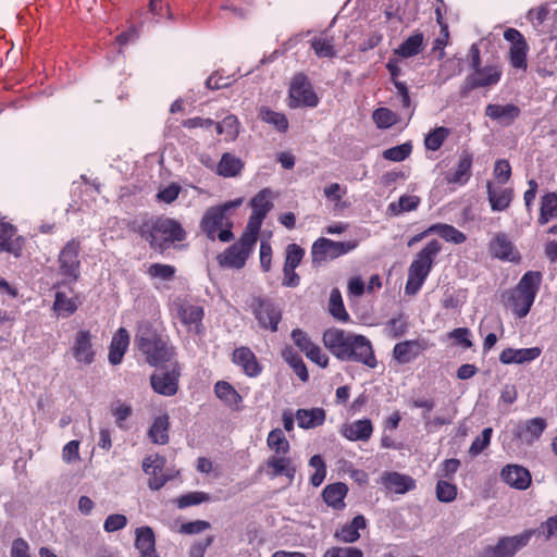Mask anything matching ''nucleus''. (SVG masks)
I'll use <instances>...</instances> for the list:
<instances>
[{"instance_id":"1","label":"nucleus","mask_w":557,"mask_h":557,"mask_svg":"<svg viewBox=\"0 0 557 557\" xmlns=\"http://www.w3.org/2000/svg\"><path fill=\"white\" fill-rule=\"evenodd\" d=\"M132 230L140 236L151 250L163 255L176 243H182L187 238V232L182 223L165 215L144 216L134 221Z\"/></svg>"},{"instance_id":"2","label":"nucleus","mask_w":557,"mask_h":557,"mask_svg":"<svg viewBox=\"0 0 557 557\" xmlns=\"http://www.w3.org/2000/svg\"><path fill=\"white\" fill-rule=\"evenodd\" d=\"M240 205L242 199L238 198L211 206L203 212L199 227L209 240L219 239L222 243H230L235 238L232 231L234 226L232 211Z\"/></svg>"},{"instance_id":"3","label":"nucleus","mask_w":557,"mask_h":557,"mask_svg":"<svg viewBox=\"0 0 557 557\" xmlns=\"http://www.w3.org/2000/svg\"><path fill=\"white\" fill-rule=\"evenodd\" d=\"M135 345L151 366L168 362L175 355L174 347L169 345L168 341L150 323L138 326Z\"/></svg>"},{"instance_id":"4","label":"nucleus","mask_w":557,"mask_h":557,"mask_svg":"<svg viewBox=\"0 0 557 557\" xmlns=\"http://www.w3.org/2000/svg\"><path fill=\"white\" fill-rule=\"evenodd\" d=\"M542 283V273L528 271L515 288L507 292V302L516 318L527 317L535 300Z\"/></svg>"},{"instance_id":"5","label":"nucleus","mask_w":557,"mask_h":557,"mask_svg":"<svg viewBox=\"0 0 557 557\" xmlns=\"http://www.w3.org/2000/svg\"><path fill=\"white\" fill-rule=\"evenodd\" d=\"M441 250V243L437 239H432L417 253L408 269V278L405 286L406 295L414 296L419 293Z\"/></svg>"},{"instance_id":"6","label":"nucleus","mask_w":557,"mask_h":557,"mask_svg":"<svg viewBox=\"0 0 557 557\" xmlns=\"http://www.w3.org/2000/svg\"><path fill=\"white\" fill-rule=\"evenodd\" d=\"M258 236L244 230L239 239L218 255L216 261L221 268L240 270L245 267L249 256L253 251Z\"/></svg>"},{"instance_id":"7","label":"nucleus","mask_w":557,"mask_h":557,"mask_svg":"<svg viewBox=\"0 0 557 557\" xmlns=\"http://www.w3.org/2000/svg\"><path fill=\"white\" fill-rule=\"evenodd\" d=\"M359 246L357 239L335 242L326 237H319L311 246V262L313 267H321L329 260L337 259L355 250Z\"/></svg>"},{"instance_id":"8","label":"nucleus","mask_w":557,"mask_h":557,"mask_svg":"<svg viewBox=\"0 0 557 557\" xmlns=\"http://www.w3.org/2000/svg\"><path fill=\"white\" fill-rule=\"evenodd\" d=\"M81 242L72 238L61 249L58 262L59 273L65 277L69 285L76 283L81 276Z\"/></svg>"},{"instance_id":"9","label":"nucleus","mask_w":557,"mask_h":557,"mask_svg":"<svg viewBox=\"0 0 557 557\" xmlns=\"http://www.w3.org/2000/svg\"><path fill=\"white\" fill-rule=\"evenodd\" d=\"M288 107L295 108H315L319 103V97L315 94L309 78L304 73L296 74L289 86Z\"/></svg>"},{"instance_id":"10","label":"nucleus","mask_w":557,"mask_h":557,"mask_svg":"<svg viewBox=\"0 0 557 557\" xmlns=\"http://www.w3.org/2000/svg\"><path fill=\"white\" fill-rule=\"evenodd\" d=\"M259 326L271 332H276L282 320V311L276 304L265 297H253L249 304Z\"/></svg>"},{"instance_id":"11","label":"nucleus","mask_w":557,"mask_h":557,"mask_svg":"<svg viewBox=\"0 0 557 557\" xmlns=\"http://www.w3.org/2000/svg\"><path fill=\"white\" fill-rule=\"evenodd\" d=\"M536 531L524 530L513 536H503L493 546L484 548L485 557H513L517 552L525 547Z\"/></svg>"},{"instance_id":"12","label":"nucleus","mask_w":557,"mask_h":557,"mask_svg":"<svg viewBox=\"0 0 557 557\" xmlns=\"http://www.w3.org/2000/svg\"><path fill=\"white\" fill-rule=\"evenodd\" d=\"M342 361L361 363L370 369L377 366L371 342L363 335L352 334Z\"/></svg>"},{"instance_id":"13","label":"nucleus","mask_w":557,"mask_h":557,"mask_svg":"<svg viewBox=\"0 0 557 557\" xmlns=\"http://www.w3.org/2000/svg\"><path fill=\"white\" fill-rule=\"evenodd\" d=\"M250 207L252 212L248 219L246 228L250 233L259 236L262 222L267 214L272 210V191L270 188L261 189L251 200Z\"/></svg>"},{"instance_id":"14","label":"nucleus","mask_w":557,"mask_h":557,"mask_svg":"<svg viewBox=\"0 0 557 557\" xmlns=\"http://www.w3.org/2000/svg\"><path fill=\"white\" fill-rule=\"evenodd\" d=\"M502 78V69L497 64H491L481 66L473 70V73L469 74L462 86L461 94L467 95L469 91L482 87H488L498 84Z\"/></svg>"},{"instance_id":"15","label":"nucleus","mask_w":557,"mask_h":557,"mask_svg":"<svg viewBox=\"0 0 557 557\" xmlns=\"http://www.w3.org/2000/svg\"><path fill=\"white\" fill-rule=\"evenodd\" d=\"M504 38L511 42L509 50V62L512 67L527 70V53L529 46L523 35L516 28H507L504 32Z\"/></svg>"},{"instance_id":"16","label":"nucleus","mask_w":557,"mask_h":557,"mask_svg":"<svg viewBox=\"0 0 557 557\" xmlns=\"http://www.w3.org/2000/svg\"><path fill=\"white\" fill-rule=\"evenodd\" d=\"M488 251L493 258L502 261L518 263L521 260L520 252L504 232L494 234L488 243Z\"/></svg>"},{"instance_id":"17","label":"nucleus","mask_w":557,"mask_h":557,"mask_svg":"<svg viewBox=\"0 0 557 557\" xmlns=\"http://www.w3.org/2000/svg\"><path fill=\"white\" fill-rule=\"evenodd\" d=\"M71 351L78 363L89 366L95 361L96 350L90 331L79 330L75 333Z\"/></svg>"},{"instance_id":"18","label":"nucleus","mask_w":557,"mask_h":557,"mask_svg":"<svg viewBox=\"0 0 557 557\" xmlns=\"http://www.w3.org/2000/svg\"><path fill=\"white\" fill-rule=\"evenodd\" d=\"M352 334L342 329L331 327L324 331L322 342L327 350L342 361L345 352H347Z\"/></svg>"},{"instance_id":"19","label":"nucleus","mask_w":557,"mask_h":557,"mask_svg":"<svg viewBox=\"0 0 557 557\" xmlns=\"http://www.w3.org/2000/svg\"><path fill=\"white\" fill-rule=\"evenodd\" d=\"M165 458L156 454L147 456L143 461V470L149 475L148 486L158 491L165 485L170 478L163 474Z\"/></svg>"},{"instance_id":"20","label":"nucleus","mask_w":557,"mask_h":557,"mask_svg":"<svg viewBox=\"0 0 557 557\" xmlns=\"http://www.w3.org/2000/svg\"><path fill=\"white\" fill-rule=\"evenodd\" d=\"M429 348V344L425 339H407L397 343L393 348V358L399 364H406L420 355H422Z\"/></svg>"},{"instance_id":"21","label":"nucleus","mask_w":557,"mask_h":557,"mask_svg":"<svg viewBox=\"0 0 557 557\" xmlns=\"http://www.w3.org/2000/svg\"><path fill=\"white\" fill-rule=\"evenodd\" d=\"M232 362L240 367L248 377H257L263 370L253 351L247 346H240L233 351Z\"/></svg>"},{"instance_id":"22","label":"nucleus","mask_w":557,"mask_h":557,"mask_svg":"<svg viewBox=\"0 0 557 557\" xmlns=\"http://www.w3.org/2000/svg\"><path fill=\"white\" fill-rule=\"evenodd\" d=\"M500 479L510 487L524 491L530 487L532 478L530 471L520 465H507L500 471Z\"/></svg>"},{"instance_id":"23","label":"nucleus","mask_w":557,"mask_h":557,"mask_svg":"<svg viewBox=\"0 0 557 557\" xmlns=\"http://www.w3.org/2000/svg\"><path fill=\"white\" fill-rule=\"evenodd\" d=\"M16 227L9 222H0V252H9L15 257L21 256L24 238L16 235Z\"/></svg>"},{"instance_id":"24","label":"nucleus","mask_w":557,"mask_h":557,"mask_svg":"<svg viewBox=\"0 0 557 557\" xmlns=\"http://www.w3.org/2000/svg\"><path fill=\"white\" fill-rule=\"evenodd\" d=\"M177 313L181 322L188 327V331H193L197 335L203 334L205 310L202 306L184 304L180 306Z\"/></svg>"},{"instance_id":"25","label":"nucleus","mask_w":557,"mask_h":557,"mask_svg":"<svg viewBox=\"0 0 557 557\" xmlns=\"http://www.w3.org/2000/svg\"><path fill=\"white\" fill-rule=\"evenodd\" d=\"M267 472L271 478L286 476L288 482L292 483L297 472V467L294 465L290 457L287 455H272L265 461Z\"/></svg>"},{"instance_id":"26","label":"nucleus","mask_w":557,"mask_h":557,"mask_svg":"<svg viewBox=\"0 0 557 557\" xmlns=\"http://www.w3.org/2000/svg\"><path fill=\"white\" fill-rule=\"evenodd\" d=\"M381 483L386 490L395 494H406L417 487V482L412 476L397 471L384 472L381 476Z\"/></svg>"},{"instance_id":"27","label":"nucleus","mask_w":557,"mask_h":557,"mask_svg":"<svg viewBox=\"0 0 557 557\" xmlns=\"http://www.w3.org/2000/svg\"><path fill=\"white\" fill-rule=\"evenodd\" d=\"M473 153L468 149L460 152L458 162L453 172L446 174L445 180L448 184L465 185L470 180L472 173Z\"/></svg>"},{"instance_id":"28","label":"nucleus","mask_w":557,"mask_h":557,"mask_svg":"<svg viewBox=\"0 0 557 557\" xmlns=\"http://www.w3.org/2000/svg\"><path fill=\"white\" fill-rule=\"evenodd\" d=\"M69 285L66 282H58L54 285L57 288L53 301V310L61 317L67 318L75 313L81 304L77 295L74 294L73 288H71L72 296H67L64 292L60 290L62 286Z\"/></svg>"},{"instance_id":"29","label":"nucleus","mask_w":557,"mask_h":557,"mask_svg":"<svg viewBox=\"0 0 557 557\" xmlns=\"http://www.w3.org/2000/svg\"><path fill=\"white\" fill-rule=\"evenodd\" d=\"M547 428V422L542 417L528 419L517 426V437L527 444L537 441Z\"/></svg>"},{"instance_id":"30","label":"nucleus","mask_w":557,"mask_h":557,"mask_svg":"<svg viewBox=\"0 0 557 557\" xmlns=\"http://www.w3.org/2000/svg\"><path fill=\"white\" fill-rule=\"evenodd\" d=\"M373 433V424L370 419H361L342 425L341 434L351 442H367Z\"/></svg>"},{"instance_id":"31","label":"nucleus","mask_w":557,"mask_h":557,"mask_svg":"<svg viewBox=\"0 0 557 557\" xmlns=\"http://www.w3.org/2000/svg\"><path fill=\"white\" fill-rule=\"evenodd\" d=\"M129 346V334L125 327H120L112 336L109 346V362L117 366L122 362L125 352Z\"/></svg>"},{"instance_id":"32","label":"nucleus","mask_w":557,"mask_h":557,"mask_svg":"<svg viewBox=\"0 0 557 557\" xmlns=\"http://www.w3.org/2000/svg\"><path fill=\"white\" fill-rule=\"evenodd\" d=\"M180 373L174 370L171 372H163L161 374H153L150 377L153 391L163 396H173L178 389Z\"/></svg>"},{"instance_id":"33","label":"nucleus","mask_w":557,"mask_h":557,"mask_svg":"<svg viewBox=\"0 0 557 557\" xmlns=\"http://www.w3.org/2000/svg\"><path fill=\"white\" fill-rule=\"evenodd\" d=\"M521 110L513 103L500 106L490 103L485 108V115L492 120L498 121L503 125H510L519 117Z\"/></svg>"},{"instance_id":"34","label":"nucleus","mask_w":557,"mask_h":557,"mask_svg":"<svg viewBox=\"0 0 557 557\" xmlns=\"http://www.w3.org/2000/svg\"><path fill=\"white\" fill-rule=\"evenodd\" d=\"M542 350L539 347L531 348H506L499 355V361L504 364L524 363L535 360L540 357Z\"/></svg>"},{"instance_id":"35","label":"nucleus","mask_w":557,"mask_h":557,"mask_svg":"<svg viewBox=\"0 0 557 557\" xmlns=\"http://www.w3.org/2000/svg\"><path fill=\"white\" fill-rule=\"evenodd\" d=\"M135 547L139 550V557H159L156 550V539L150 527L136 529Z\"/></svg>"},{"instance_id":"36","label":"nucleus","mask_w":557,"mask_h":557,"mask_svg":"<svg viewBox=\"0 0 557 557\" xmlns=\"http://www.w3.org/2000/svg\"><path fill=\"white\" fill-rule=\"evenodd\" d=\"M486 193L493 211H505L510 207L513 197L512 188H496L492 182H487Z\"/></svg>"},{"instance_id":"37","label":"nucleus","mask_w":557,"mask_h":557,"mask_svg":"<svg viewBox=\"0 0 557 557\" xmlns=\"http://www.w3.org/2000/svg\"><path fill=\"white\" fill-rule=\"evenodd\" d=\"M348 493V486L343 482L329 484L322 492L323 500L333 509L342 510L345 508V497Z\"/></svg>"},{"instance_id":"38","label":"nucleus","mask_w":557,"mask_h":557,"mask_svg":"<svg viewBox=\"0 0 557 557\" xmlns=\"http://www.w3.org/2000/svg\"><path fill=\"white\" fill-rule=\"evenodd\" d=\"M367 528V520L362 515H357L354 519L335 531V539L343 543H355L360 539L359 530Z\"/></svg>"},{"instance_id":"39","label":"nucleus","mask_w":557,"mask_h":557,"mask_svg":"<svg viewBox=\"0 0 557 557\" xmlns=\"http://www.w3.org/2000/svg\"><path fill=\"white\" fill-rule=\"evenodd\" d=\"M298 426L301 429H314L324 423L326 412L323 408L298 409L295 413Z\"/></svg>"},{"instance_id":"40","label":"nucleus","mask_w":557,"mask_h":557,"mask_svg":"<svg viewBox=\"0 0 557 557\" xmlns=\"http://www.w3.org/2000/svg\"><path fill=\"white\" fill-rule=\"evenodd\" d=\"M410 405L413 408L423 409L422 419L424 421L425 428H432V426L440 428V426L449 424L451 422L450 419L444 418V417H434L433 419H431L430 412L435 407V401L432 398L413 399V400H411Z\"/></svg>"},{"instance_id":"41","label":"nucleus","mask_w":557,"mask_h":557,"mask_svg":"<svg viewBox=\"0 0 557 557\" xmlns=\"http://www.w3.org/2000/svg\"><path fill=\"white\" fill-rule=\"evenodd\" d=\"M215 396L232 409L238 410L243 401L240 394L228 382L218 381L214 385Z\"/></svg>"},{"instance_id":"42","label":"nucleus","mask_w":557,"mask_h":557,"mask_svg":"<svg viewBox=\"0 0 557 557\" xmlns=\"http://www.w3.org/2000/svg\"><path fill=\"white\" fill-rule=\"evenodd\" d=\"M244 169V162L231 152H224L216 165V174L223 177H235Z\"/></svg>"},{"instance_id":"43","label":"nucleus","mask_w":557,"mask_h":557,"mask_svg":"<svg viewBox=\"0 0 557 557\" xmlns=\"http://www.w3.org/2000/svg\"><path fill=\"white\" fill-rule=\"evenodd\" d=\"M423 41V34L417 32L405 39L404 42L394 50V55L405 59L414 57L422 51Z\"/></svg>"},{"instance_id":"44","label":"nucleus","mask_w":557,"mask_h":557,"mask_svg":"<svg viewBox=\"0 0 557 557\" xmlns=\"http://www.w3.org/2000/svg\"><path fill=\"white\" fill-rule=\"evenodd\" d=\"M169 416L166 413L158 416L148 431V436L152 443L165 445L169 443Z\"/></svg>"},{"instance_id":"45","label":"nucleus","mask_w":557,"mask_h":557,"mask_svg":"<svg viewBox=\"0 0 557 557\" xmlns=\"http://www.w3.org/2000/svg\"><path fill=\"white\" fill-rule=\"evenodd\" d=\"M429 232H434V234H437L445 242L453 243L456 245H460L467 240V236L465 233H462L455 226L446 223L432 224L429 227Z\"/></svg>"},{"instance_id":"46","label":"nucleus","mask_w":557,"mask_h":557,"mask_svg":"<svg viewBox=\"0 0 557 557\" xmlns=\"http://www.w3.org/2000/svg\"><path fill=\"white\" fill-rule=\"evenodd\" d=\"M553 219H557V194L546 193L541 198V207L537 223L540 225H545Z\"/></svg>"},{"instance_id":"47","label":"nucleus","mask_w":557,"mask_h":557,"mask_svg":"<svg viewBox=\"0 0 557 557\" xmlns=\"http://www.w3.org/2000/svg\"><path fill=\"white\" fill-rule=\"evenodd\" d=\"M267 445L274 451V455H288L290 451V444L281 429L270 431Z\"/></svg>"},{"instance_id":"48","label":"nucleus","mask_w":557,"mask_h":557,"mask_svg":"<svg viewBox=\"0 0 557 557\" xmlns=\"http://www.w3.org/2000/svg\"><path fill=\"white\" fill-rule=\"evenodd\" d=\"M329 310L333 318L339 322L346 323L350 319L348 312L345 309L342 294L337 288H333L331 290Z\"/></svg>"},{"instance_id":"49","label":"nucleus","mask_w":557,"mask_h":557,"mask_svg":"<svg viewBox=\"0 0 557 557\" xmlns=\"http://www.w3.org/2000/svg\"><path fill=\"white\" fill-rule=\"evenodd\" d=\"M259 116L263 122L273 125L274 128L281 133H285L288 129V120L284 113L262 107Z\"/></svg>"},{"instance_id":"50","label":"nucleus","mask_w":557,"mask_h":557,"mask_svg":"<svg viewBox=\"0 0 557 557\" xmlns=\"http://www.w3.org/2000/svg\"><path fill=\"white\" fill-rule=\"evenodd\" d=\"M450 135V129L445 126H438L430 131L424 138L426 150L437 151Z\"/></svg>"},{"instance_id":"51","label":"nucleus","mask_w":557,"mask_h":557,"mask_svg":"<svg viewBox=\"0 0 557 557\" xmlns=\"http://www.w3.org/2000/svg\"><path fill=\"white\" fill-rule=\"evenodd\" d=\"M219 135L225 134V139L234 140L239 134V122L233 114L225 116L222 122H214Z\"/></svg>"},{"instance_id":"52","label":"nucleus","mask_w":557,"mask_h":557,"mask_svg":"<svg viewBox=\"0 0 557 557\" xmlns=\"http://www.w3.org/2000/svg\"><path fill=\"white\" fill-rule=\"evenodd\" d=\"M147 274L152 280H160L163 282L172 281L176 274V268L165 263H152L147 269Z\"/></svg>"},{"instance_id":"53","label":"nucleus","mask_w":557,"mask_h":557,"mask_svg":"<svg viewBox=\"0 0 557 557\" xmlns=\"http://www.w3.org/2000/svg\"><path fill=\"white\" fill-rule=\"evenodd\" d=\"M372 119L377 128L386 129L398 122V116L388 108H377L372 113Z\"/></svg>"},{"instance_id":"54","label":"nucleus","mask_w":557,"mask_h":557,"mask_svg":"<svg viewBox=\"0 0 557 557\" xmlns=\"http://www.w3.org/2000/svg\"><path fill=\"white\" fill-rule=\"evenodd\" d=\"M412 151V145L410 141L388 148L383 151V158L388 161L401 162L406 160Z\"/></svg>"},{"instance_id":"55","label":"nucleus","mask_w":557,"mask_h":557,"mask_svg":"<svg viewBox=\"0 0 557 557\" xmlns=\"http://www.w3.org/2000/svg\"><path fill=\"white\" fill-rule=\"evenodd\" d=\"M210 496L205 492H189L187 494L181 495L174 502L180 509H184L190 506L199 505L201 503L208 502Z\"/></svg>"},{"instance_id":"56","label":"nucleus","mask_w":557,"mask_h":557,"mask_svg":"<svg viewBox=\"0 0 557 557\" xmlns=\"http://www.w3.org/2000/svg\"><path fill=\"white\" fill-rule=\"evenodd\" d=\"M311 48L319 58H334L336 54L333 40L329 38H313Z\"/></svg>"},{"instance_id":"57","label":"nucleus","mask_w":557,"mask_h":557,"mask_svg":"<svg viewBox=\"0 0 557 557\" xmlns=\"http://www.w3.org/2000/svg\"><path fill=\"white\" fill-rule=\"evenodd\" d=\"M457 496V486L447 481L440 480L436 483V497L442 503H450Z\"/></svg>"},{"instance_id":"58","label":"nucleus","mask_w":557,"mask_h":557,"mask_svg":"<svg viewBox=\"0 0 557 557\" xmlns=\"http://www.w3.org/2000/svg\"><path fill=\"white\" fill-rule=\"evenodd\" d=\"M492 433H493L492 428H485L482 431L481 435L476 436L473 440V442L469 448V454L473 457L481 454L490 445Z\"/></svg>"},{"instance_id":"59","label":"nucleus","mask_w":557,"mask_h":557,"mask_svg":"<svg viewBox=\"0 0 557 557\" xmlns=\"http://www.w3.org/2000/svg\"><path fill=\"white\" fill-rule=\"evenodd\" d=\"M305 256V249L297 244H289L286 247L285 267L297 268Z\"/></svg>"},{"instance_id":"60","label":"nucleus","mask_w":557,"mask_h":557,"mask_svg":"<svg viewBox=\"0 0 557 557\" xmlns=\"http://www.w3.org/2000/svg\"><path fill=\"white\" fill-rule=\"evenodd\" d=\"M528 531H536L535 535H543L547 541L553 536H557V515L547 518L536 529H528Z\"/></svg>"},{"instance_id":"61","label":"nucleus","mask_w":557,"mask_h":557,"mask_svg":"<svg viewBox=\"0 0 557 557\" xmlns=\"http://www.w3.org/2000/svg\"><path fill=\"white\" fill-rule=\"evenodd\" d=\"M323 557H363V552L358 547L333 546L325 550Z\"/></svg>"},{"instance_id":"62","label":"nucleus","mask_w":557,"mask_h":557,"mask_svg":"<svg viewBox=\"0 0 557 557\" xmlns=\"http://www.w3.org/2000/svg\"><path fill=\"white\" fill-rule=\"evenodd\" d=\"M181 189L182 188H181V186L178 184L172 183L169 186L160 189L158 191V194L156 195V198L160 202H164V203L170 205V203L174 202L178 198Z\"/></svg>"},{"instance_id":"63","label":"nucleus","mask_w":557,"mask_h":557,"mask_svg":"<svg viewBox=\"0 0 557 557\" xmlns=\"http://www.w3.org/2000/svg\"><path fill=\"white\" fill-rule=\"evenodd\" d=\"M494 176L499 184H506L511 177V166L508 160L499 159L494 165Z\"/></svg>"},{"instance_id":"64","label":"nucleus","mask_w":557,"mask_h":557,"mask_svg":"<svg viewBox=\"0 0 557 557\" xmlns=\"http://www.w3.org/2000/svg\"><path fill=\"white\" fill-rule=\"evenodd\" d=\"M127 524V518L121 513H114L107 517L103 529L106 532H115L123 529Z\"/></svg>"}]
</instances>
